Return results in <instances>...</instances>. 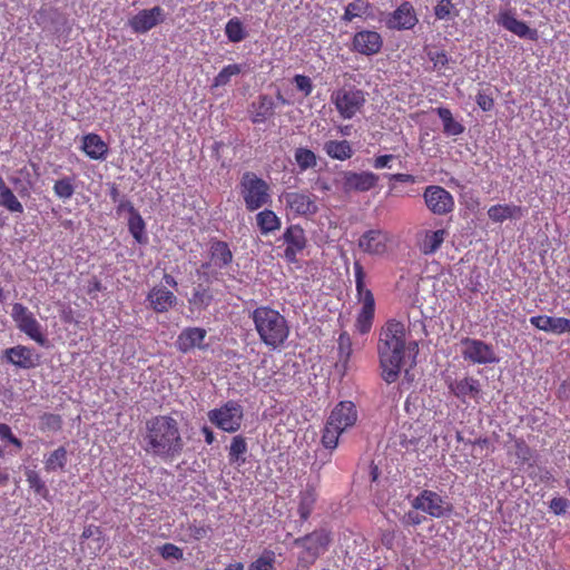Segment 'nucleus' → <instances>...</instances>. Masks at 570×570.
Returning a JSON list of instances; mask_svg holds the SVG:
<instances>
[{
    "label": "nucleus",
    "mask_w": 570,
    "mask_h": 570,
    "mask_svg": "<svg viewBox=\"0 0 570 570\" xmlns=\"http://www.w3.org/2000/svg\"><path fill=\"white\" fill-rule=\"evenodd\" d=\"M144 441L146 452L164 461L178 458L185 446L178 422L170 415H157L147 420Z\"/></svg>",
    "instance_id": "nucleus-1"
},
{
    "label": "nucleus",
    "mask_w": 570,
    "mask_h": 570,
    "mask_svg": "<svg viewBox=\"0 0 570 570\" xmlns=\"http://www.w3.org/2000/svg\"><path fill=\"white\" fill-rule=\"evenodd\" d=\"M405 328L395 320L386 322L380 334L377 353L382 379L392 384L397 381L405 358Z\"/></svg>",
    "instance_id": "nucleus-2"
},
{
    "label": "nucleus",
    "mask_w": 570,
    "mask_h": 570,
    "mask_svg": "<svg viewBox=\"0 0 570 570\" xmlns=\"http://www.w3.org/2000/svg\"><path fill=\"white\" fill-rule=\"evenodd\" d=\"M259 341L269 350L284 347L289 335L291 326L287 318L268 305H259L249 314Z\"/></svg>",
    "instance_id": "nucleus-3"
},
{
    "label": "nucleus",
    "mask_w": 570,
    "mask_h": 570,
    "mask_svg": "<svg viewBox=\"0 0 570 570\" xmlns=\"http://www.w3.org/2000/svg\"><path fill=\"white\" fill-rule=\"evenodd\" d=\"M357 421V410L353 402L341 401L332 410L327 417L322 434V444L326 449H335L338 444L340 435L352 428Z\"/></svg>",
    "instance_id": "nucleus-4"
},
{
    "label": "nucleus",
    "mask_w": 570,
    "mask_h": 570,
    "mask_svg": "<svg viewBox=\"0 0 570 570\" xmlns=\"http://www.w3.org/2000/svg\"><path fill=\"white\" fill-rule=\"evenodd\" d=\"M357 302L362 305L355 321L358 333L367 334L373 325L375 314V299L371 289L365 285V271L358 261L353 264Z\"/></svg>",
    "instance_id": "nucleus-5"
},
{
    "label": "nucleus",
    "mask_w": 570,
    "mask_h": 570,
    "mask_svg": "<svg viewBox=\"0 0 570 570\" xmlns=\"http://www.w3.org/2000/svg\"><path fill=\"white\" fill-rule=\"evenodd\" d=\"M269 185L253 171L243 174L239 193L248 212H255L271 202Z\"/></svg>",
    "instance_id": "nucleus-6"
},
{
    "label": "nucleus",
    "mask_w": 570,
    "mask_h": 570,
    "mask_svg": "<svg viewBox=\"0 0 570 570\" xmlns=\"http://www.w3.org/2000/svg\"><path fill=\"white\" fill-rule=\"evenodd\" d=\"M331 102L342 119H352L364 108L366 92L353 85L343 86L331 94Z\"/></svg>",
    "instance_id": "nucleus-7"
},
{
    "label": "nucleus",
    "mask_w": 570,
    "mask_h": 570,
    "mask_svg": "<svg viewBox=\"0 0 570 570\" xmlns=\"http://www.w3.org/2000/svg\"><path fill=\"white\" fill-rule=\"evenodd\" d=\"M208 420L219 430L228 433L237 432L243 422L244 410L236 401H227L220 407L207 413Z\"/></svg>",
    "instance_id": "nucleus-8"
},
{
    "label": "nucleus",
    "mask_w": 570,
    "mask_h": 570,
    "mask_svg": "<svg viewBox=\"0 0 570 570\" xmlns=\"http://www.w3.org/2000/svg\"><path fill=\"white\" fill-rule=\"evenodd\" d=\"M331 541V533L325 529H320L304 537L296 538L294 544L304 549L299 560L314 563L316 559L327 550Z\"/></svg>",
    "instance_id": "nucleus-9"
},
{
    "label": "nucleus",
    "mask_w": 570,
    "mask_h": 570,
    "mask_svg": "<svg viewBox=\"0 0 570 570\" xmlns=\"http://www.w3.org/2000/svg\"><path fill=\"white\" fill-rule=\"evenodd\" d=\"M11 317L20 332L24 333L39 345H46L47 337L41 331V325L27 306L21 303H14L11 309Z\"/></svg>",
    "instance_id": "nucleus-10"
},
{
    "label": "nucleus",
    "mask_w": 570,
    "mask_h": 570,
    "mask_svg": "<svg viewBox=\"0 0 570 570\" xmlns=\"http://www.w3.org/2000/svg\"><path fill=\"white\" fill-rule=\"evenodd\" d=\"M282 199L294 216L312 217L318 212L317 196L309 191L284 193Z\"/></svg>",
    "instance_id": "nucleus-11"
},
{
    "label": "nucleus",
    "mask_w": 570,
    "mask_h": 570,
    "mask_svg": "<svg viewBox=\"0 0 570 570\" xmlns=\"http://www.w3.org/2000/svg\"><path fill=\"white\" fill-rule=\"evenodd\" d=\"M412 507L436 519H440L452 512V504L432 490H423L413 500Z\"/></svg>",
    "instance_id": "nucleus-12"
},
{
    "label": "nucleus",
    "mask_w": 570,
    "mask_h": 570,
    "mask_svg": "<svg viewBox=\"0 0 570 570\" xmlns=\"http://www.w3.org/2000/svg\"><path fill=\"white\" fill-rule=\"evenodd\" d=\"M423 199L428 209L439 216L452 213L455 206L452 194L438 185L425 187Z\"/></svg>",
    "instance_id": "nucleus-13"
},
{
    "label": "nucleus",
    "mask_w": 570,
    "mask_h": 570,
    "mask_svg": "<svg viewBox=\"0 0 570 570\" xmlns=\"http://www.w3.org/2000/svg\"><path fill=\"white\" fill-rule=\"evenodd\" d=\"M461 344L464 346L462 356L465 361L473 364H491L499 361L493 346L484 341L464 337Z\"/></svg>",
    "instance_id": "nucleus-14"
},
{
    "label": "nucleus",
    "mask_w": 570,
    "mask_h": 570,
    "mask_svg": "<svg viewBox=\"0 0 570 570\" xmlns=\"http://www.w3.org/2000/svg\"><path fill=\"white\" fill-rule=\"evenodd\" d=\"M382 21L387 29L401 31L413 29L419 19L413 4L403 1L394 11L386 13Z\"/></svg>",
    "instance_id": "nucleus-15"
},
{
    "label": "nucleus",
    "mask_w": 570,
    "mask_h": 570,
    "mask_svg": "<svg viewBox=\"0 0 570 570\" xmlns=\"http://www.w3.org/2000/svg\"><path fill=\"white\" fill-rule=\"evenodd\" d=\"M282 239L286 245L284 250V258L291 264L296 263L297 255L301 254L307 245V238L304 228L298 224L289 225L285 229Z\"/></svg>",
    "instance_id": "nucleus-16"
},
{
    "label": "nucleus",
    "mask_w": 570,
    "mask_h": 570,
    "mask_svg": "<svg viewBox=\"0 0 570 570\" xmlns=\"http://www.w3.org/2000/svg\"><path fill=\"white\" fill-rule=\"evenodd\" d=\"M207 331L204 327L188 326L180 331L176 341L175 347L178 352L187 354L195 348L205 350L207 344L205 340Z\"/></svg>",
    "instance_id": "nucleus-17"
},
{
    "label": "nucleus",
    "mask_w": 570,
    "mask_h": 570,
    "mask_svg": "<svg viewBox=\"0 0 570 570\" xmlns=\"http://www.w3.org/2000/svg\"><path fill=\"white\" fill-rule=\"evenodd\" d=\"M391 236L383 229H370L358 239V247L362 252L372 256H382L387 252Z\"/></svg>",
    "instance_id": "nucleus-18"
},
{
    "label": "nucleus",
    "mask_w": 570,
    "mask_h": 570,
    "mask_svg": "<svg viewBox=\"0 0 570 570\" xmlns=\"http://www.w3.org/2000/svg\"><path fill=\"white\" fill-rule=\"evenodd\" d=\"M165 12L159 6L142 9L128 20V26L135 33H146L159 23L164 22Z\"/></svg>",
    "instance_id": "nucleus-19"
},
{
    "label": "nucleus",
    "mask_w": 570,
    "mask_h": 570,
    "mask_svg": "<svg viewBox=\"0 0 570 570\" xmlns=\"http://www.w3.org/2000/svg\"><path fill=\"white\" fill-rule=\"evenodd\" d=\"M383 47L382 36L373 30H361L352 38L351 49L363 56H374Z\"/></svg>",
    "instance_id": "nucleus-20"
},
{
    "label": "nucleus",
    "mask_w": 570,
    "mask_h": 570,
    "mask_svg": "<svg viewBox=\"0 0 570 570\" xmlns=\"http://www.w3.org/2000/svg\"><path fill=\"white\" fill-rule=\"evenodd\" d=\"M379 175L373 171H345L343 175V188L345 191L365 193L376 187Z\"/></svg>",
    "instance_id": "nucleus-21"
},
{
    "label": "nucleus",
    "mask_w": 570,
    "mask_h": 570,
    "mask_svg": "<svg viewBox=\"0 0 570 570\" xmlns=\"http://www.w3.org/2000/svg\"><path fill=\"white\" fill-rule=\"evenodd\" d=\"M448 387L462 403H466L468 399H473L478 402L482 394L480 381L472 376L452 380L448 383Z\"/></svg>",
    "instance_id": "nucleus-22"
},
{
    "label": "nucleus",
    "mask_w": 570,
    "mask_h": 570,
    "mask_svg": "<svg viewBox=\"0 0 570 570\" xmlns=\"http://www.w3.org/2000/svg\"><path fill=\"white\" fill-rule=\"evenodd\" d=\"M497 22L499 26L520 38H525L532 41L538 40V30L531 29L524 21L518 20L511 10L500 11L497 17Z\"/></svg>",
    "instance_id": "nucleus-23"
},
{
    "label": "nucleus",
    "mask_w": 570,
    "mask_h": 570,
    "mask_svg": "<svg viewBox=\"0 0 570 570\" xmlns=\"http://www.w3.org/2000/svg\"><path fill=\"white\" fill-rule=\"evenodd\" d=\"M233 257V252L226 242L213 239L209 244V262L204 263L202 268H208L209 266L219 269L226 268L232 264Z\"/></svg>",
    "instance_id": "nucleus-24"
},
{
    "label": "nucleus",
    "mask_w": 570,
    "mask_h": 570,
    "mask_svg": "<svg viewBox=\"0 0 570 570\" xmlns=\"http://www.w3.org/2000/svg\"><path fill=\"white\" fill-rule=\"evenodd\" d=\"M37 357L33 350L24 345H17L3 351V358L8 363L24 370L35 367Z\"/></svg>",
    "instance_id": "nucleus-25"
},
{
    "label": "nucleus",
    "mask_w": 570,
    "mask_h": 570,
    "mask_svg": "<svg viewBox=\"0 0 570 570\" xmlns=\"http://www.w3.org/2000/svg\"><path fill=\"white\" fill-rule=\"evenodd\" d=\"M147 302L156 313H166L176 305L177 297L165 286L156 285L148 292Z\"/></svg>",
    "instance_id": "nucleus-26"
},
{
    "label": "nucleus",
    "mask_w": 570,
    "mask_h": 570,
    "mask_svg": "<svg viewBox=\"0 0 570 570\" xmlns=\"http://www.w3.org/2000/svg\"><path fill=\"white\" fill-rule=\"evenodd\" d=\"M530 323L540 331L556 335H562L570 332V318L566 317L537 315L530 318Z\"/></svg>",
    "instance_id": "nucleus-27"
},
{
    "label": "nucleus",
    "mask_w": 570,
    "mask_h": 570,
    "mask_svg": "<svg viewBox=\"0 0 570 570\" xmlns=\"http://www.w3.org/2000/svg\"><path fill=\"white\" fill-rule=\"evenodd\" d=\"M80 149L92 160H105L109 154V147L102 138L95 132L82 136Z\"/></svg>",
    "instance_id": "nucleus-28"
},
{
    "label": "nucleus",
    "mask_w": 570,
    "mask_h": 570,
    "mask_svg": "<svg viewBox=\"0 0 570 570\" xmlns=\"http://www.w3.org/2000/svg\"><path fill=\"white\" fill-rule=\"evenodd\" d=\"M275 115V102L268 95H261L250 105V120L253 124H264Z\"/></svg>",
    "instance_id": "nucleus-29"
},
{
    "label": "nucleus",
    "mask_w": 570,
    "mask_h": 570,
    "mask_svg": "<svg viewBox=\"0 0 570 570\" xmlns=\"http://www.w3.org/2000/svg\"><path fill=\"white\" fill-rule=\"evenodd\" d=\"M523 214L524 209L513 204H498L488 209V216L494 223H503L507 219H520Z\"/></svg>",
    "instance_id": "nucleus-30"
},
{
    "label": "nucleus",
    "mask_w": 570,
    "mask_h": 570,
    "mask_svg": "<svg viewBox=\"0 0 570 570\" xmlns=\"http://www.w3.org/2000/svg\"><path fill=\"white\" fill-rule=\"evenodd\" d=\"M317 501V491L314 485L307 484L299 493H298V507L297 512L302 520L305 522L311 517L315 503Z\"/></svg>",
    "instance_id": "nucleus-31"
},
{
    "label": "nucleus",
    "mask_w": 570,
    "mask_h": 570,
    "mask_svg": "<svg viewBox=\"0 0 570 570\" xmlns=\"http://www.w3.org/2000/svg\"><path fill=\"white\" fill-rule=\"evenodd\" d=\"M128 206H129L128 229L138 244H146L148 240V237L146 235L145 220L142 219L139 212L130 203H128Z\"/></svg>",
    "instance_id": "nucleus-32"
},
{
    "label": "nucleus",
    "mask_w": 570,
    "mask_h": 570,
    "mask_svg": "<svg viewBox=\"0 0 570 570\" xmlns=\"http://www.w3.org/2000/svg\"><path fill=\"white\" fill-rule=\"evenodd\" d=\"M256 224L262 235H269L282 226L281 218L272 210L264 209L256 215Z\"/></svg>",
    "instance_id": "nucleus-33"
},
{
    "label": "nucleus",
    "mask_w": 570,
    "mask_h": 570,
    "mask_svg": "<svg viewBox=\"0 0 570 570\" xmlns=\"http://www.w3.org/2000/svg\"><path fill=\"white\" fill-rule=\"evenodd\" d=\"M445 237H446L445 229L426 230L423 235L421 243H420V250L424 255L434 254L441 247Z\"/></svg>",
    "instance_id": "nucleus-34"
},
{
    "label": "nucleus",
    "mask_w": 570,
    "mask_h": 570,
    "mask_svg": "<svg viewBox=\"0 0 570 570\" xmlns=\"http://www.w3.org/2000/svg\"><path fill=\"white\" fill-rule=\"evenodd\" d=\"M324 151L336 160H347L353 156V149L347 140H328L324 144Z\"/></svg>",
    "instance_id": "nucleus-35"
},
{
    "label": "nucleus",
    "mask_w": 570,
    "mask_h": 570,
    "mask_svg": "<svg viewBox=\"0 0 570 570\" xmlns=\"http://www.w3.org/2000/svg\"><path fill=\"white\" fill-rule=\"evenodd\" d=\"M435 112L440 117L443 124V131L448 136H459L464 132V126L453 118V115L449 108L439 107Z\"/></svg>",
    "instance_id": "nucleus-36"
},
{
    "label": "nucleus",
    "mask_w": 570,
    "mask_h": 570,
    "mask_svg": "<svg viewBox=\"0 0 570 570\" xmlns=\"http://www.w3.org/2000/svg\"><path fill=\"white\" fill-rule=\"evenodd\" d=\"M213 302V294L208 286L198 284L193 288L188 303L198 311L206 309Z\"/></svg>",
    "instance_id": "nucleus-37"
},
{
    "label": "nucleus",
    "mask_w": 570,
    "mask_h": 570,
    "mask_svg": "<svg viewBox=\"0 0 570 570\" xmlns=\"http://www.w3.org/2000/svg\"><path fill=\"white\" fill-rule=\"evenodd\" d=\"M370 10L371 3L367 0H353L345 7L342 20L351 22L355 18H367Z\"/></svg>",
    "instance_id": "nucleus-38"
},
{
    "label": "nucleus",
    "mask_w": 570,
    "mask_h": 570,
    "mask_svg": "<svg viewBox=\"0 0 570 570\" xmlns=\"http://www.w3.org/2000/svg\"><path fill=\"white\" fill-rule=\"evenodd\" d=\"M68 462V452L65 446H59L45 459L47 472L63 471Z\"/></svg>",
    "instance_id": "nucleus-39"
},
{
    "label": "nucleus",
    "mask_w": 570,
    "mask_h": 570,
    "mask_svg": "<svg viewBox=\"0 0 570 570\" xmlns=\"http://www.w3.org/2000/svg\"><path fill=\"white\" fill-rule=\"evenodd\" d=\"M247 442L243 435H236L232 439L228 458L230 463L242 465L246 462Z\"/></svg>",
    "instance_id": "nucleus-40"
},
{
    "label": "nucleus",
    "mask_w": 570,
    "mask_h": 570,
    "mask_svg": "<svg viewBox=\"0 0 570 570\" xmlns=\"http://www.w3.org/2000/svg\"><path fill=\"white\" fill-rule=\"evenodd\" d=\"M294 158L301 171L313 168L317 164L316 155L314 151L305 147L296 148Z\"/></svg>",
    "instance_id": "nucleus-41"
},
{
    "label": "nucleus",
    "mask_w": 570,
    "mask_h": 570,
    "mask_svg": "<svg viewBox=\"0 0 570 570\" xmlns=\"http://www.w3.org/2000/svg\"><path fill=\"white\" fill-rule=\"evenodd\" d=\"M275 563V552L271 549H265L261 556L248 566V570H276Z\"/></svg>",
    "instance_id": "nucleus-42"
},
{
    "label": "nucleus",
    "mask_w": 570,
    "mask_h": 570,
    "mask_svg": "<svg viewBox=\"0 0 570 570\" xmlns=\"http://www.w3.org/2000/svg\"><path fill=\"white\" fill-rule=\"evenodd\" d=\"M225 35L230 42H240L247 36L243 22L236 17L227 21Z\"/></svg>",
    "instance_id": "nucleus-43"
},
{
    "label": "nucleus",
    "mask_w": 570,
    "mask_h": 570,
    "mask_svg": "<svg viewBox=\"0 0 570 570\" xmlns=\"http://www.w3.org/2000/svg\"><path fill=\"white\" fill-rule=\"evenodd\" d=\"M26 480L29 484V488L39 497L43 499H48L49 490L46 485V482L41 479L39 473L35 470L26 471Z\"/></svg>",
    "instance_id": "nucleus-44"
},
{
    "label": "nucleus",
    "mask_w": 570,
    "mask_h": 570,
    "mask_svg": "<svg viewBox=\"0 0 570 570\" xmlns=\"http://www.w3.org/2000/svg\"><path fill=\"white\" fill-rule=\"evenodd\" d=\"M73 178L66 176L55 181L53 193L62 200L70 199L75 194Z\"/></svg>",
    "instance_id": "nucleus-45"
},
{
    "label": "nucleus",
    "mask_w": 570,
    "mask_h": 570,
    "mask_svg": "<svg viewBox=\"0 0 570 570\" xmlns=\"http://www.w3.org/2000/svg\"><path fill=\"white\" fill-rule=\"evenodd\" d=\"M0 206L4 207L11 213H23L22 204L18 200L9 187L0 191Z\"/></svg>",
    "instance_id": "nucleus-46"
},
{
    "label": "nucleus",
    "mask_w": 570,
    "mask_h": 570,
    "mask_svg": "<svg viewBox=\"0 0 570 570\" xmlns=\"http://www.w3.org/2000/svg\"><path fill=\"white\" fill-rule=\"evenodd\" d=\"M242 72V68L237 63L225 66L213 80V87L226 86L233 76Z\"/></svg>",
    "instance_id": "nucleus-47"
},
{
    "label": "nucleus",
    "mask_w": 570,
    "mask_h": 570,
    "mask_svg": "<svg viewBox=\"0 0 570 570\" xmlns=\"http://www.w3.org/2000/svg\"><path fill=\"white\" fill-rule=\"evenodd\" d=\"M213 529L209 524L206 523H197L193 522L189 523L186 528V532L188 534L189 540L194 541H200L203 539H206L210 535Z\"/></svg>",
    "instance_id": "nucleus-48"
},
{
    "label": "nucleus",
    "mask_w": 570,
    "mask_h": 570,
    "mask_svg": "<svg viewBox=\"0 0 570 570\" xmlns=\"http://www.w3.org/2000/svg\"><path fill=\"white\" fill-rule=\"evenodd\" d=\"M42 431L57 432L62 428V419L59 414L45 413L40 416Z\"/></svg>",
    "instance_id": "nucleus-49"
},
{
    "label": "nucleus",
    "mask_w": 570,
    "mask_h": 570,
    "mask_svg": "<svg viewBox=\"0 0 570 570\" xmlns=\"http://www.w3.org/2000/svg\"><path fill=\"white\" fill-rule=\"evenodd\" d=\"M434 14L440 20H446L451 16H456L458 11L452 3V0H439L434 7Z\"/></svg>",
    "instance_id": "nucleus-50"
},
{
    "label": "nucleus",
    "mask_w": 570,
    "mask_h": 570,
    "mask_svg": "<svg viewBox=\"0 0 570 570\" xmlns=\"http://www.w3.org/2000/svg\"><path fill=\"white\" fill-rule=\"evenodd\" d=\"M158 552L165 560H183L184 559V551L181 548L174 543H164L163 546L158 547Z\"/></svg>",
    "instance_id": "nucleus-51"
},
{
    "label": "nucleus",
    "mask_w": 570,
    "mask_h": 570,
    "mask_svg": "<svg viewBox=\"0 0 570 570\" xmlns=\"http://www.w3.org/2000/svg\"><path fill=\"white\" fill-rule=\"evenodd\" d=\"M352 353V342L350 335L344 332L340 334L338 337V355L340 361H343L346 364L350 360Z\"/></svg>",
    "instance_id": "nucleus-52"
},
{
    "label": "nucleus",
    "mask_w": 570,
    "mask_h": 570,
    "mask_svg": "<svg viewBox=\"0 0 570 570\" xmlns=\"http://www.w3.org/2000/svg\"><path fill=\"white\" fill-rule=\"evenodd\" d=\"M81 538L85 540L94 538L95 541L97 542V549L100 550L102 548L104 535H102V531H101L100 527H98V525L89 524V525L85 527V529L81 533Z\"/></svg>",
    "instance_id": "nucleus-53"
},
{
    "label": "nucleus",
    "mask_w": 570,
    "mask_h": 570,
    "mask_svg": "<svg viewBox=\"0 0 570 570\" xmlns=\"http://www.w3.org/2000/svg\"><path fill=\"white\" fill-rule=\"evenodd\" d=\"M0 438L14 445L17 450H21L23 446L22 441L12 433L11 428L6 423H0Z\"/></svg>",
    "instance_id": "nucleus-54"
},
{
    "label": "nucleus",
    "mask_w": 570,
    "mask_h": 570,
    "mask_svg": "<svg viewBox=\"0 0 570 570\" xmlns=\"http://www.w3.org/2000/svg\"><path fill=\"white\" fill-rule=\"evenodd\" d=\"M294 83L301 92L304 94L305 97L309 96L313 91V83L309 77L305 75H296L294 77Z\"/></svg>",
    "instance_id": "nucleus-55"
},
{
    "label": "nucleus",
    "mask_w": 570,
    "mask_h": 570,
    "mask_svg": "<svg viewBox=\"0 0 570 570\" xmlns=\"http://www.w3.org/2000/svg\"><path fill=\"white\" fill-rule=\"evenodd\" d=\"M549 508L556 515H561L570 508V501L562 497H554L550 501Z\"/></svg>",
    "instance_id": "nucleus-56"
},
{
    "label": "nucleus",
    "mask_w": 570,
    "mask_h": 570,
    "mask_svg": "<svg viewBox=\"0 0 570 570\" xmlns=\"http://www.w3.org/2000/svg\"><path fill=\"white\" fill-rule=\"evenodd\" d=\"M514 448H515V455L519 460H521L522 462H527L531 459V455H532L531 449L524 440H522V439L515 440Z\"/></svg>",
    "instance_id": "nucleus-57"
},
{
    "label": "nucleus",
    "mask_w": 570,
    "mask_h": 570,
    "mask_svg": "<svg viewBox=\"0 0 570 570\" xmlns=\"http://www.w3.org/2000/svg\"><path fill=\"white\" fill-rule=\"evenodd\" d=\"M429 59L433 62L435 69L441 70L446 67L449 59L445 51H430Z\"/></svg>",
    "instance_id": "nucleus-58"
},
{
    "label": "nucleus",
    "mask_w": 570,
    "mask_h": 570,
    "mask_svg": "<svg viewBox=\"0 0 570 570\" xmlns=\"http://www.w3.org/2000/svg\"><path fill=\"white\" fill-rule=\"evenodd\" d=\"M475 101L483 111H490L494 107V99L485 92L480 91L475 97Z\"/></svg>",
    "instance_id": "nucleus-59"
},
{
    "label": "nucleus",
    "mask_w": 570,
    "mask_h": 570,
    "mask_svg": "<svg viewBox=\"0 0 570 570\" xmlns=\"http://www.w3.org/2000/svg\"><path fill=\"white\" fill-rule=\"evenodd\" d=\"M395 158L392 154L376 156L373 160V167L375 169L390 168L391 161Z\"/></svg>",
    "instance_id": "nucleus-60"
},
{
    "label": "nucleus",
    "mask_w": 570,
    "mask_h": 570,
    "mask_svg": "<svg viewBox=\"0 0 570 570\" xmlns=\"http://www.w3.org/2000/svg\"><path fill=\"white\" fill-rule=\"evenodd\" d=\"M386 177L390 181H399V183H407V184H415L417 181V178L414 175L404 174V173L389 174V175H386Z\"/></svg>",
    "instance_id": "nucleus-61"
},
{
    "label": "nucleus",
    "mask_w": 570,
    "mask_h": 570,
    "mask_svg": "<svg viewBox=\"0 0 570 570\" xmlns=\"http://www.w3.org/2000/svg\"><path fill=\"white\" fill-rule=\"evenodd\" d=\"M425 520V517H423L422 514L417 513V512H414V511H409L404 518H403V522L404 524H407V525H419L421 524L423 521Z\"/></svg>",
    "instance_id": "nucleus-62"
},
{
    "label": "nucleus",
    "mask_w": 570,
    "mask_h": 570,
    "mask_svg": "<svg viewBox=\"0 0 570 570\" xmlns=\"http://www.w3.org/2000/svg\"><path fill=\"white\" fill-rule=\"evenodd\" d=\"M202 433L204 434L205 442L208 445H210V444H213L215 442V435H214L213 431L208 426L204 425L202 428Z\"/></svg>",
    "instance_id": "nucleus-63"
},
{
    "label": "nucleus",
    "mask_w": 570,
    "mask_h": 570,
    "mask_svg": "<svg viewBox=\"0 0 570 570\" xmlns=\"http://www.w3.org/2000/svg\"><path fill=\"white\" fill-rule=\"evenodd\" d=\"M163 279L166 283V285H168L173 288H177L178 283L173 275L165 273Z\"/></svg>",
    "instance_id": "nucleus-64"
}]
</instances>
